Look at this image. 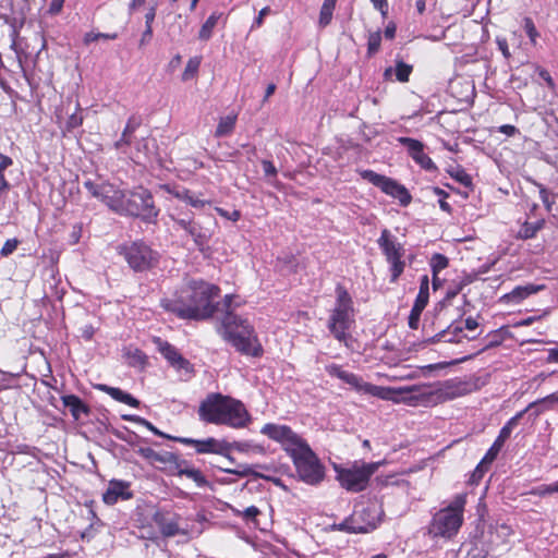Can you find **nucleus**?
Returning a JSON list of instances; mask_svg holds the SVG:
<instances>
[{
    "label": "nucleus",
    "mask_w": 558,
    "mask_h": 558,
    "mask_svg": "<svg viewBox=\"0 0 558 558\" xmlns=\"http://www.w3.org/2000/svg\"><path fill=\"white\" fill-rule=\"evenodd\" d=\"M218 293L219 288L215 284L191 280L178 295L161 300V305L182 319H207L216 311L214 299Z\"/></svg>",
    "instance_id": "obj_1"
},
{
    "label": "nucleus",
    "mask_w": 558,
    "mask_h": 558,
    "mask_svg": "<svg viewBox=\"0 0 558 558\" xmlns=\"http://www.w3.org/2000/svg\"><path fill=\"white\" fill-rule=\"evenodd\" d=\"M198 415L203 422L244 428L251 423L245 405L234 398L221 393H209L199 404Z\"/></svg>",
    "instance_id": "obj_2"
},
{
    "label": "nucleus",
    "mask_w": 558,
    "mask_h": 558,
    "mask_svg": "<svg viewBox=\"0 0 558 558\" xmlns=\"http://www.w3.org/2000/svg\"><path fill=\"white\" fill-rule=\"evenodd\" d=\"M221 332L223 338L231 342L239 352L252 356H259L263 353L253 326L247 319L231 311H228L222 318Z\"/></svg>",
    "instance_id": "obj_3"
},
{
    "label": "nucleus",
    "mask_w": 558,
    "mask_h": 558,
    "mask_svg": "<svg viewBox=\"0 0 558 558\" xmlns=\"http://www.w3.org/2000/svg\"><path fill=\"white\" fill-rule=\"evenodd\" d=\"M466 495L458 494L445 508L437 511L428 525V534L433 537L450 539L456 536L463 523Z\"/></svg>",
    "instance_id": "obj_4"
},
{
    "label": "nucleus",
    "mask_w": 558,
    "mask_h": 558,
    "mask_svg": "<svg viewBox=\"0 0 558 558\" xmlns=\"http://www.w3.org/2000/svg\"><path fill=\"white\" fill-rule=\"evenodd\" d=\"M381 462L354 461L347 465L333 464L336 480L340 486L350 493L364 490L373 474L378 470Z\"/></svg>",
    "instance_id": "obj_5"
},
{
    "label": "nucleus",
    "mask_w": 558,
    "mask_h": 558,
    "mask_svg": "<svg viewBox=\"0 0 558 558\" xmlns=\"http://www.w3.org/2000/svg\"><path fill=\"white\" fill-rule=\"evenodd\" d=\"M336 294V304L328 320V329L338 341L345 342L348 330L354 323L353 302L348 291L341 286L337 287Z\"/></svg>",
    "instance_id": "obj_6"
},
{
    "label": "nucleus",
    "mask_w": 558,
    "mask_h": 558,
    "mask_svg": "<svg viewBox=\"0 0 558 558\" xmlns=\"http://www.w3.org/2000/svg\"><path fill=\"white\" fill-rule=\"evenodd\" d=\"M299 477L310 485L318 484L324 478V470L318 458L308 444L290 457Z\"/></svg>",
    "instance_id": "obj_7"
},
{
    "label": "nucleus",
    "mask_w": 558,
    "mask_h": 558,
    "mask_svg": "<svg viewBox=\"0 0 558 558\" xmlns=\"http://www.w3.org/2000/svg\"><path fill=\"white\" fill-rule=\"evenodd\" d=\"M383 517L384 510L378 500L362 501L355 506L351 514V522L355 524L352 530L359 531V533H368L379 525Z\"/></svg>",
    "instance_id": "obj_8"
},
{
    "label": "nucleus",
    "mask_w": 558,
    "mask_h": 558,
    "mask_svg": "<svg viewBox=\"0 0 558 558\" xmlns=\"http://www.w3.org/2000/svg\"><path fill=\"white\" fill-rule=\"evenodd\" d=\"M260 434L279 444L289 457L307 444L301 435L284 424L267 423L262 427Z\"/></svg>",
    "instance_id": "obj_9"
},
{
    "label": "nucleus",
    "mask_w": 558,
    "mask_h": 558,
    "mask_svg": "<svg viewBox=\"0 0 558 558\" xmlns=\"http://www.w3.org/2000/svg\"><path fill=\"white\" fill-rule=\"evenodd\" d=\"M122 215L141 217L146 221L155 219L158 210L155 208L150 192L143 187L129 192Z\"/></svg>",
    "instance_id": "obj_10"
},
{
    "label": "nucleus",
    "mask_w": 558,
    "mask_h": 558,
    "mask_svg": "<svg viewBox=\"0 0 558 558\" xmlns=\"http://www.w3.org/2000/svg\"><path fill=\"white\" fill-rule=\"evenodd\" d=\"M360 174L364 180L380 189L383 193L398 199L400 205L408 206L411 203V194L408 189L398 181L379 174L373 170H362L360 171Z\"/></svg>",
    "instance_id": "obj_11"
},
{
    "label": "nucleus",
    "mask_w": 558,
    "mask_h": 558,
    "mask_svg": "<svg viewBox=\"0 0 558 558\" xmlns=\"http://www.w3.org/2000/svg\"><path fill=\"white\" fill-rule=\"evenodd\" d=\"M84 186L94 197L101 199L111 210L120 215L123 214L128 193L110 183L97 184L86 181Z\"/></svg>",
    "instance_id": "obj_12"
},
{
    "label": "nucleus",
    "mask_w": 558,
    "mask_h": 558,
    "mask_svg": "<svg viewBox=\"0 0 558 558\" xmlns=\"http://www.w3.org/2000/svg\"><path fill=\"white\" fill-rule=\"evenodd\" d=\"M174 441L183 444L185 446H193L195 451L199 454L213 453L226 457L230 462H233V458L229 454L232 445L225 439H217L208 437L205 439H193L187 437H175Z\"/></svg>",
    "instance_id": "obj_13"
},
{
    "label": "nucleus",
    "mask_w": 558,
    "mask_h": 558,
    "mask_svg": "<svg viewBox=\"0 0 558 558\" xmlns=\"http://www.w3.org/2000/svg\"><path fill=\"white\" fill-rule=\"evenodd\" d=\"M124 257L136 271L150 268L157 259V254L144 243H133L125 247Z\"/></svg>",
    "instance_id": "obj_14"
},
{
    "label": "nucleus",
    "mask_w": 558,
    "mask_h": 558,
    "mask_svg": "<svg viewBox=\"0 0 558 558\" xmlns=\"http://www.w3.org/2000/svg\"><path fill=\"white\" fill-rule=\"evenodd\" d=\"M399 389H405L407 391H398V399L411 407L427 405L434 403L435 393L430 389L429 385H412L399 387Z\"/></svg>",
    "instance_id": "obj_15"
},
{
    "label": "nucleus",
    "mask_w": 558,
    "mask_h": 558,
    "mask_svg": "<svg viewBox=\"0 0 558 558\" xmlns=\"http://www.w3.org/2000/svg\"><path fill=\"white\" fill-rule=\"evenodd\" d=\"M153 520L165 537H173L179 534H186L185 530L180 527L181 517L177 513L158 510L154 513Z\"/></svg>",
    "instance_id": "obj_16"
},
{
    "label": "nucleus",
    "mask_w": 558,
    "mask_h": 558,
    "mask_svg": "<svg viewBox=\"0 0 558 558\" xmlns=\"http://www.w3.org/2000/svg\"><path fill=\"white\" fill-rule=\"evenodd\" d=\"M398 142L407 147L412 159L426 171H435L437 169L434 161L424 153L422 142L411 137H399Z\"/></svg>",
    "instance_id": "obj_17"
},
{
    "label": "nucleus",
    "mask_w": 558,
    "mask_h": 558,
    "mask_svg": "<svg viewBox=\"0 0 558 558\" xmlns=\"http://www.w3.org/2000/svg\"><path fill=\"white\" fill-rule=\"evenodd\" d=\"M378 246L380 247L383 254L388 259H396L398 257H403L404 247L397 240V238L388 230H381L380 236L377 240Z\"/></svg>",
    "instance_id": "obj_18"
},
{
    "label": "nucleus",
    "mask_w": 558,
    "mask_h": 558,
    "mask_svg": "<svg viewBox=\"0 0 558 558\" xmlns=\"http://www.w3.org/2000/svg\"><path fill=\"white\" fill-rule=\"evenodd\" d=\"M132 497L133 494L130 490V484L128 482L112 480L109 482L106 492L102 494V501L106 505L112 506L120 499L129 500Z\"/></svg>",
    "instance_id": "obj_19"
},
{
    "label": "nucleus",
    "mask_w": 558,
    "mask_h": 558,
    "mask_svg": "<svg viewBox=\"0 0 558 558\" xmlns=\"http://www.w3.org/2000/svg\"><path fill=\"white\" fill-rule=\"evenodd\" d=\"M154 343L157 350L173 367L185 371L190 369L189 361L185 360L172 344L161 338H154Z\"/></svg>",
    "instance_id": "obj_20"
},
{
    "label": "nucleus",
    "mask_w": 558,
    "mask_h": 558,
    "mask_svg": "<svg viewBox=\"0 0 558 558\" xmlns=\"http://www.w3.org/2000/svg\"><path fill=\"white\" fill-rule=\"evenodd\" d=\"M398 391H407L405 389H399L393 387L376 386L371 383L362 380L357 392L369 395L381 400L392 401L399 403Z\"/></svg>",
    "instance_id": "obj_21"
},
{
    "label": "nucleus",
    "mask_w": 558,
    "mask_h": 558,
    "mask_svg": "<svg viewBox=\"0 0 558 558\" xmlns=\"http://www.w3.org/2000/svg\"><path fill=\"white\" fill-rule=\"evenodd\" d=\"M437 341H444L448 343H460L464 339L473 340L476 338V335H468L464 332V328L461 324L454 323L451 324L446 330H442L438 335H436Z\"/></svg>",
    "instance_id": "obj_22"
},
{
    "label": "nucleus",
    "mask_w": 558,
    "mask_h": 558,
    "mask_svg": "<svg viewBox=\"0 0 558 558\" xmlns=\"http://www.w3.org/2000/svg\"><path fill=\"white\" fill-rule=\"evenodd\" d=\"M434 403L444 402L461 397L465 393V388L462 383L447 381L439 389L433 390Z\"/></svg>",
    "instance_id": "obj_23"
},
{
    "label": "nucleus",
    "mask_w": 558,
    "mask_h": 558,
    "mask_svg": "<svg viewBox=\"0 0 558 558\" xmlns=\"http://www.w3.org/2000/svg\"><path fill=\"white\" fill-rule=\"evenodd\" d=\"M325 369L328 375L339 378L340 380L353 387L356 391L359 390L361 383L363 380L360 376L348 371H344L341 366L337 364H329L325 367Z\"/></svg>",
    "instance_id": "obj_24"
},
{
    "label": "nucleus",
    "mask_w": 558,
    "mask_h": 558,
    "mask_svg": "<svg viewBox=\"0 0 558 558\" xmlns=\"http://www.w3.org/2000/svg\"><path fill=\"white\" fill-rule=\"evenodd\" d=\"M97 389L106 392L112 399L125 403L130 407L137 408L140 405V401L137 399H135L132 395L121 390L120 388L110 387L101 384L97 386Z\"/></svg>",
    "instance_id": "obj_25"
},
{
    "label": "nucleus",
    "mask_w": 558,
    "mask_h": 558,
    "mask_svg": "<svg viewBox=\"0 0 558 558\" xmlns=\"http://www.w3.org/2000/svg\"><path fill=\"white\" fill-rule=\"evenodd\" d=\"M62 403L69 408L75 420L81 418L83 414H88V407L75 395H65L61 397Z\"/></svg>",
    "instance_id": "obj_26"
},
{
    "label": "nucleus",
    "mask_w": 558,
    "mask_h": 558,
    "mask_svg": "<svg viewBox=\"0 0 558 558\" xmlns=\"http://www.w3.org/2000/svg\"><path fill=\"white\" fill-rule=\"evenodd\" d=\"M169 192L178 199L185 202L194 208H203L206 204H209L208 201L201 199L198 196H195L191 191L184 187L173 189Z\"/></svg>",
    "instance_id": "obj_27"
},
{
    "label": "nucleus",
    "mask_w": 558,
    "mask_h": 558,
    "mask_svg": "<svg viewBox=\"0 0 558 558\" xmlns=\"http://www.w3.org/2000/svg\"><path fill=\"white\" fill-rule=\"evenodd\" d=\"M543 289V286L526 284L515 287L509 294L506 295L512 302L519 303L531 294H534Z\"/></svg>",
    "instance_id": "obj_28"
},
{
    "label": "nucleus",
    "mask_w": 558,
    "mask_h": 558,
    "mask_svg": "<svg viewBox=\"0 0 558 558\" xmlns=\"http://www.w3.org/2000/svg\"><path fill=\"white\" fill-rule=\"evenodd\" d=\"M558 403V390L556 392H553L544 398H541L534 402H531L526 410H531L536 407H541L535 411V416H538L541 413H543L546 410H550L554 404Z\"/></svg>",
    "instance_id": "obj_29"
},
{
    "label": "nucleus",
    "mask_w": 558,
    "mask_h": 558,
    "mask_svg": "<svg viewBox=\"0 0 558 558\" xmlns=\"http://www.w3.org/2000/svg\"><path fill=\"white\" fill-rule=\"evenodd\" d=\"M221 17H222V13L213 12L208 16V19L205 21V23L202 25L199 33H198V38L204 41H207L208 39H210V37L213 35V31Z\"/></svg>",
    "instance_id": "obj_30"
},
{
    "label": "nucleus",
    "mask_w": 558,
    "mask_h": 558,
    "mask_svg": "<svg viewBox=\"0 0 558 558\" xmlns=\"http://www.w3.org/2000/svg\"><path fill=\"white\" fill-rule=\"evenodd\" d=\"M393 72L396 74L397 80L399 82L404 83V82L409 81V76L412 72V66L402 61H399V62H397L395 69L388 68L385 70V77L390 78V76L392 75Z\"/></svg>",
    "instance_id": "obj_31"
},
{
    "label": "nucleus",
    "mask_w": 558,
    "mask_h": 558,
    "mask_svg": "<svg viewBox=\"0 0 558 558\" xmlns=\"http://www.w3.org/2000/svg\"><path fill=\"white\" fill-rule=\"evenodd\" d=\"M337 0H324L319 12L318 24L320 27H326L330 24Z\"/></svg>",
    "instance_id": "obj_32"
},
{
    "label": "nucleus",
    "mask_w": 558,
    "mask_h": 558,
    "mask_svg": "<svg viewBox=\"0 0 558 558\" xmlns=\"http://www.w3.org/2000/svg\"><path fill=\"white\" fill-rule=\"evenodd\" d=\"M235 122V114H229L227 117L221 118L215 131V136L222 137L229 135L233 131Z\"/></svg>",
    "instance_id": "obj_33"
},
{
    "label": "nucleus",
    "mask_w": 558,
    "mask_h": 558,
    "mask_svg": "<svg viewBox=\"0 0 558 558\" xmlns=\"http://www.w3.org/2000/svg\"><path fill=\"white\" fill-rule=\"evenodd\" d=\"M429 300V279L427 275L421 277L420 290L414 301L415 305L426 307Z\"/></svg>",
    "instance_id": "obj_34"
},
{
    "label": "nucleus",
    "mask_w": 558,
    "mask_h": 558,
    "mask_svg": "<svg viewBox=\"0 0 558 558\" xmlns=\"http://www.w3.org/2000/svg\"><path fill=\"white\" fill-rule=\"evenodd\" d=\"M137 126H138V122H136L135 119H133V118L129 119V121L123 130L121 138L114 143V147L117 149H121L124 145H129L130 141H131L130 140L131 135L135 132Z\"/></svg>",
    "instance_id": "obj_35"
},
{
    "label": "nucleus",
    "mask_w": 558,
    "mask_h": 558,
    "mask_svg": "<svg viewBox=\"0 0 558 558\" xmlns=\"http://www.w3.org/2000/svg\"><path fill=\"white\" fill-rule=\"evenodd\" d=\"M501 449H495V444H493V446L489 448V450L486 452L485 457L483 458V460L480 462V464L476 466L475 471H474V476H478L481 477L484 473V470H485V466L487 464H490L497 457L498 452L500 451Z\"/></svg>",
    "instance_id": "obj_36"
},
{
    "label": "nucleus",
    "mask_w": 558,
    "mask_h": 558,
    "mask_svg": "<svg viewBox=\"0 0 558 558\" xmlns=\"http://www.w3.org/2000/svg\"><path fill=\"white\" fill-rule=\"evenodd\" d=\"M201 61H202L201 57H194L187 61L185 70L182 74L183 81H187V80L192 78L197 73L198 68L201 65Z\"/></svg>",
    "instance_id": "obj_37"
},
{
    "label": "nucleus",
    "mask_w": 558,
    "mask_h": 558,
    "mask_svg": "<svg viewBox=\"0 0 558 558\" xmlns=\"http://www.w3.org/2000/svg\"><path fill=\"white\" fill-rule=\"evenodd\" d=\"M387 262L390 264V272H391L390 281L396 282L399 279V277L401 276V274L403 272L405 263L402 260V257H398L395 260L388 259Z\"/></svg>",
    "instance_id": "obj_38"
},
{
    "label": "nucleus",
    "mask_w": 558,
    "mask_h": 558,
    "mask_svg": "<svg viewBox=\"0 0 558 558\" xmlns=\"http://www.w3.org/2000/svg\"><path fill=\"white\" fill-rule=\"evenodd\" d=\"M380 44H381L380 32L377 31V32L371 33L368 35V39H367V53L369 56L375 54L379 50Z\"/></svg>",
    "instance_id": "obj_39"
},
{
    "label": "nucleus",
    "mask_w": 558,
    "mask_h": 558,
    "mask_svg": "<svg viewBox=\"0 0 558 558\" xmlns=\"http://www.w3.org/2000/svg\"><path fill=\"white\" fill-rule=\"evenodd\" d=\"M180 473L194 481L198 487H203L207 484L205 476L197 469H184L181 470Z\"/></svg>",
    "instance_id": "obj_40"
},
{
    "label": "nucleus",
    "mask_w": 558,
    "mask_h": 558,
    "mask_svg": "<svg viewBox=\"0 0 558 558\" xmlns=\"http://www.w3.org/2000/svg\"><path fill=\"white\" fill-rule=\"evenodd\" d=\"M448 266V258L441 254L433 255L430 259V267L434 275H438L442 269Z\"/></svg>",
    "instance_id": "obj_41"
},
{
    "label": "nucleus",
    "mask_w": 558,
    "mask_h": 558,
    "mask_svg": "<svg viewBox=\"0 0 558 558\" xmlns=\"http://www.w3.org/2000/svg\"><path fill=\"white\" fill-rule=\"evenodd\" d=\"M523 24H524V31H525L527 37L530 38L531 44L533 46H535L537 44V38L539 36V33L537 32V29L534 25V22L532 21L531 17H524Z\"/></svg>",
    "instance_id": "obj_42"
},
{
    "label": "nucleus",
    "mask_w": 558,
    "mask_h": 558,
    "mask_svg": "<svg viewBox=\"0 0 558 558\" xmlns=\"http://www.w3.org/2000/svg\"><path fill=\"white\" fill-rule=\"evenodd\" d=\"M452 179L462 184L465 187L472 186V178L465 170L458 168L450 172Z\"/></svg>",
    "instance_id": "obj_43"
},
{
    "label": "nucleus",
    "mask_w": 558,
    "mask_h": 558,
    "mask_svg": "<svg viewBox=\"0 0 558 558\" xmlns=\"http://www.w3.org/2000/svg\"><path fill=\"white\" fill-rule=\"evenodd\" d=\"M117 37H118L117 33L106 34V33L89 32V33L85 34L83 40H84L85 45H89L90 43L96 41L98 39H116Z\"/></svg>",
    "instance_id": "obj_44"
},
{
    "label": "nucleus",
    "mask_w": 558,
    "mask_h": 558,
    "mask_svg": "<svg viewBox=\"0 0 558 558\" xmlns=\"http://www.w3.org/2000/svg\"><path fill=\"white\" fill-rule=\"evenodd\" d=\"M185 232L189 233L192 236L193 241L197 245H203L206 242L205 234H203L201 228L197 227L195 225V222H192L190 228H187V230Z\"/></svg>",
    "instance_id": "obj_45"
},
{
    "label": "nucleus",
    "mask_w": 558,
    "mask_h": 558,
    "mask_svg": "<svg viewBox=\"0 0 558 558\" xmlns=\"http://www.w3.org/2000/svg\"><path fill=\"white\" fill-rule=\"evenodd\" d=\"M553 493H558V481L549 485H541L531 492L532 495L539 497H544Z\"/></svg>",
    "instance_id": "obj_46"
},
{
    "label": "nucleus",
    "mask_w": 558,
    "mask_h": 558,
    "mask_svg": "<svg viewBox=\"0 0 558 558\" xmlns=\"http://www.w3.org/2000/svg\"><path fill=\"white\" fill-rule=\"evenodd\" d=\"M425 307L413 304L410 316H409V327L411 329H417L421 314Z\"/></svg>",
    "instance_id": "obj_47"
},
{
    "label": "nucleus",
    "mask_w": 558,
    "mask_h": 558,
    "mask_svg": "<svg viewBox=\"0 0 558 558\" xmlns=\"http://www.w3.org/2000/svg\"><path fill=\"white\" fill-rule=\"evenodd\" d=\"M223 472L229 474H234L239 476H248L254 474L253 469L251 465L247 464H241L236 469H221Z\"/></svg>",
    "instance_id": "obj_48"
},
{
    "label": "nucleus",
    "mask_w": 558,
    "mask_h": 558,
    "mask_svg": "<svg viewBox=\"0 0 558 558\" xmlns=\"http://www.w3.org/2000/svg\"><path fill=\"white\" fill-rule=\"evenodd\" d=\"M541 223H525L523 228L520 230V236L523 239H530L533 238L536 232L539 230Z\"/></svg>",
    "instance_id": "obj_49"
},
{
    "label": "nucleus",
    "mask_w": 558,
    "mask_h": 558,
    "mask_svg": "<svg viewBox=\"0 0 558 558\" xmlns=\"http://www.w3.org/2000/svg\"><path fill=\"white\" fill-rule=\"evenodd\" d=\"M526 408L520 412H518L514 416H512L502 427V429H508V434L511 435L513 428L519 424V421L522 416L527 412Z\"/></svg>",
    "instance_id": "obj_50"
},
{
    "label": "nucleus",
    "mask_w": 558,
    "mask_h": 558,
    "mask_svg": "<svg viewBox=\"0 0 558 558\" xmlns=\"http://www.w3.org/2000/svg\"><path fill=\"white\" fill-rule=\"evenodd\" d=\"M526 408L520 412H518L514 416H512L502 427V429H508V434L511 435L513 428L519 424V421L522 416L527 412Z\"/></svg>",
    "instance_id": "obj_51"
},
{
    "label": "nucleus",
    "mask_w": 558,
    "mask_h": 558,
    "mask_svg": "<svg viewBox=\"0 0 558 558\" xmlns=\"http://www.w3.org/2000/svg\"><path fill=\"white\" fill-rule=\"evenodd\" d=\"M352 526H355V524H353L351 522V515L349 518H347L344 521H342L341 523L339 524H333L332 525V530H337V531H343V532H347V533H353V534H359V531H353L352 530Z\"/></svg>",
    "instance_id": "obj_52"
},
{
    "label": "nucleus",
    "mask_w": 558,
    "mask_h": 558,
    "mask_svg": "<svg viewBox=\"0 0 558 558\" xmlns=\"http://www.w3.org/2000/svg\"><path fill=\"white\" fill-rule=\"evenodd\" d=\"M17 245H19V241L16 239L7 240L0 251L1 255L9 256L16 250Z\"/></svg>",
    "instance_id": "obj_53"
},
{
    "label": "nucleus",
    "mask_w": 558,
    "mask_h": 558,
    "mask_svg": "<svg viewBox=\"0 0 558 558\" xmlns=\"http://www.w3.org/2000/svg\"><path fill=\"white\" fill-rule=\"evenodd\" d=\"M136 149H137V153H136L134 159L137 162H141L142 155L144 158H148V142L147 141L138 142Z\"/></svg>",
    "instance_id": "obj_54"
},
{
    "label": "nucleus",
    "mask_w": 558,
    "mask_h": 558,
    "mask_svg": "<svg viewBox=\"0 0 558 558\" xmlns=\"http://www.w3.org/2000/svg\"><path fill=\"white\" fill-rule=\"evenodd\" d=\"M371 2L374 8L380 12L384 19L387 17L389 11L388 0H371Z\"/></svg>",
    "instance_id": "obj_55"
},
{
    "label": "nucleus",
    "mask_w": 558,
    "mask_h": 558,
    "mask_svg": "<svg viewBox=\"0 0 558 558\" xmlns=\"http://www.w3.org/2000/svg\"><path fill=\"white\" fill-rule=\"evenodd\" d=\"M216 211L221 217H223L226 219H229V220H232V221H238L240 219V217H241V214H240L239 210H233V211L229 213V211L225 210L223 208L216 207Z\"/></svg>",
    "instance_id": "obj_56"
},
{
    "label": "nucleus",
    "mask_w": 558,
    "mask_h": 558,
    "mask_svg": "<svg viewBox=\"0 0 558 558\" xmlns=\"http://www.w3.org/2000/svg\"><path fill=\"white\" fill-rule=\"evenodd\" d=\"M259 509L255 506L247 507L244 511H238V515L243 517L246 520H253L259 514Z\"/></svg>",
    "instance_id": "obj_57"
},
{
    "label": "nucleus",
    "mask_w": 558,
    "mask_h": 558,
    "mask_svg": "<svg viewBox=\"0 0 558 558\" xmlns=\"http://www.w3.org/2000/svg\"><path fill=\"white\" fill-rule=\"evenodd\" d=\"M140 453L150 460V461H162V459L160 458V456L155 451L153 450L151 448L149 447H146V448H141L140 449Z\"/></svg>",
    "instance_id": "obj_58"
},
{
    "label": "nucleus",
    "mask_w": 558,
    "mask_h": 558,
    "mask_svg": "<svg viewBox=\"0 0 558 558\" xmlns=\"http://www.w3.org/2000/svg\"><path fill=\"white\" fill-rule=\"evenodd\" d=\"M496 44L498 46V49L500 50V52L502 53V56L506 58V59H509L511 57V53H510V50H509V47H508V43H507V39L504 38V37H497L496 38Z\"/></svg>",
    "instance_id": "obj_59"
},
{
    "label": "nucleus",
    "mask_w": 558,
    "mask_h": 558,
    "mask_svg": "<svg viewBox=\"0 0 558 558\" xmlns=\"http://www.w3.org/2000/svg\"><path fill=\"white\" fill-rule=\"evenodd\" d=\"M270 13V8L269 7H265L263 8L259 12H258V15L255 17L253 24H252V29L253 28H258L263 25V22H264V17L266 15H268Z\"/></svg>",
    "instance_id": "obj_60"
},
{
    "label": "nucleus",
    "mask_w": 558,
    "mask_h": 558,
    "mask_svg": "<svg viewBox=\"0 0 558 558\" xmlns=\"http://www.w3.org/2000/svg\"><path fill=\"white\" fill-rule=\"evenodd\" d=\"M511 435L508 434V429H500L498 437L494 441L495 449H501L505 441L510 437Z\"/></svg>",
    "instance_id": "obj_61"
},
{
    "label": "nucleus",
    "mask_w": 558,
    "mask_h": 558,
    "mask_svg": "<svg viewBox=\"0 0 558 558\" xmlns=\"http://www.w3.org/2000/svg\"><path fill=\"white\" fill-rule=\"evenodd\" d=\"M262 166H263V170H264L265 175H267V177H276L277 169H276V167L274 166V163L271 161L263 160L262 161Z\"/></svg>",
    "instance_id": "obj_62"
},
{
    "label": "nucleus",
    "mask_w": 558,
    "mask_h": 558,
    "mask_svg": "<svg viewBox=\"0 0 558 558\" xmlns=\"http://www.w3.org/2000/svg\"><path fill=\"white\" fill-rule=\"evenodd\" d=\"M462 327L469 332H474L478 328V323L475 318L468 317Z\"/></svg>",
    "instance_id": "obj_63"
},
{
    "label": "nucleus",
    "mask_w": 558,
    "mask_h": 558,
    "mask_svg": "<svg viewBox=\"0 0 558 558\" xmlns=\"http://www.w3.org/2000/svg\"><path fill=\"white\" fill-rule=\"evenodd\" d=\"M13 163L12 158L7 155L0 154V173H4V171L11 167Z\"/></svg>",
    "instance_id": "obj_64"
}]
</instances>
